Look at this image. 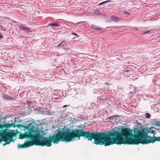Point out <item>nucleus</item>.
<instances>
[{"mask_svg": "<svg viewBox=\"0 0 160 160\" xmlns=\"http://www.w3.org/2000/svg\"><path fill=\"white\" fill-rule=\"evenodd\" d=\"M41 110L42 112V113L44 115H49L50 114L49 112L48 109L45 108H42Z\"/></svg>", "mask_w": 160, "mask_h": 160, "instance_id": "8", "label": "nucleus"}, {"mask_svg": "<svg viewBox=\"0 0 160 160\" xmlns=\"http://www.w3.org/2000/svg\"><path fill=\"white\" fill-rule=\"evenodd\" d=\"M156 125H157V126H160V123L159 122H156Z\"/></svg>", "mask_w": 160, "mask_h": 160, "instance_id": "15", "label": "nucleus"}, {"mask_svg": "<svg viewBox=\"0 0 160 160\" xmlns=\"http://www.w3.org/2000/svg\"><path fill=\"white\" fill-rule=\"evenodd\" d=\"M124 13L126 15H128L129 14V12H127V11H124Z\"/></svg>", "mask_w": 160, "mask_h": 160, "instance_id": "16", "label": "nucleus"}, {"mask_svg": "<svg viewBox=\"0 0 160 160\" xmlns=\"http://www.w3.org/2000/svg\"><path fill=\"white\" fill-rule=\"evenodd\" d=\"M110 2V0H108V1H104L101 3H99V5H102V4H105V3H106L108 2Z\"/></svg>", "mask_w": 160, "mask_h": 160, "instance_id": "14", "label": "nucleus"}, {"mask_svg": "<svg viewBox=\"0 0 160 160\" xmlns=\"http://www.w3.org/2000/svg\"><path fill=\"white\" fill-rule=\"evenodd\" d=\"M72 34H73V35H75L77 36H78V35L76 33H74V32H73V33H72Z\"/></svg>", "mask_w": 160, "mask_h": 160, "instance_id": "18", "label": "nucleus"}, {"mask_svg": "<svg viewBox=\"0 0 160 160\" xmlns=\"http://www.w3.org/2000/svg\"><path fill=\"white\" fill-rule=\"evenodd\" d=\"M3 36H2L0 33V40L3 38Z\"/></svg>", "mask_w": 160, "mask_h": 160, "instance_id": "17", "label": "nucleus"}, {"mask_svg": "<svg viewBox=\"0 0 160 160\" xmlns=\"http://www.w3.org/2000/svg\"><path fill=\"white\" fill-rule=\"evenodd\" d=\"M67 107V105H64L63 106V108H65L66 107Z\"/></svg>", "mask_w": 160, "mask_h": 160, "instance_id": "20", "label": "nucleus"}, {"mask_svg": "<svg viewBox=\"0 0 160 160\" xmlns=\"http://www.w3.org/2000/svg\"><path fill=\"white\" fill-rule=\"evenodd\" d=\"M155 135V133H154V135H153V136H154Z\"/></svg>", "mask_w": 160, "mask_h": 160, "instance_id": "21", "label": "nucleus"}, {"mask_svg": "<svg viewBox=\"0 0 160 160\" xmlns=\"http://www.w3.org/2000/svg\"><path fill=\"white\" fill-rule=\"evenodd\" d=\"M111 19L114 22H118V21L120 19L118 17H116L114 16H112L111 17Z\"/></svg>", "mask_w": 160, "mask_h": 160, "instance_id": "11", "label": "nucleus"}, {"mask_svg": "<svg viewBox=\"0 0 160 160\" xmlns=\"http://www.w3.org/2000/svg\"><path fill=\"white\" fill-rule=\"evenodd\" d=\"M118 117V116L114 115L109 117L108 118L110 119L111 122H116L117 120Z\"/></svg>", "mask_w": 160, "mask_h": 160, "instance_id": "7", "label": "nucleus"}, {"mask_svg": "<svg viewBox=\"0 0 160 160\" xmlns=\"http://www.w3.org/2000/svg\"><path fill=\"white\" fill-rule=\"evenodd\" d=\"M155 135V133H154V135H153V136H154Z\"/></svg>", "mask_w": 160, "mask_h": 160, "instance_id": "23", "label": "nucleus"}, {"mask_svg": "<svg viewBox=\"0 0 160 160\" xmlns=\"http://www.w3.org/2000/svg\"><path fill=\"white\" fill-rule=\"evenodd\" d=\"M146 116V118H150L151 116V115L148 113H146L145 114Z\"/></svg>", "mask_w": 160, "mask_h": 160, "instance_id": "13", "label": "nucleus"}, {"mask_svg": "<svg viewBox=\"0 0 160 160\" xmlns=\"http://www.w3.org/2000/svg\"><path fill=\"white\" fill-rule=\"evenodd\" d=\"M19 27L20 30H23L27 33H29L31 32L30 28L28 27L22 25L20 26Z\"/></svg>", "mask_w": 160, "mask_h": 160, "instance_id": "6", "label": "nucleus"}, {"mask_svg": "<svg viewBox=\"0 0 160 160\" xmlns=\"http://www.w3.org/2000/svg\"><path fill=\"white\" fill-rule=\"evenodd\" d=\"M156 128L154 127H152L148 128V133H154L155 132Z\"/></svg>", "mask_w": 160, "mask_h": 160, "instance_id": "9", "label": "nucleus"}, {"mask_svg": "<svg viewBox=\"0 0 160 160\" xmlns=\"http://www.w3.org/2000/svg\"><path fill=\"white\" fill-rule=\"evenodd\" d=\"M16 134L15 131L14 130L10 131L9 132L7 129L0 131V143L3 140L5 142L3 144V146L9 144L12 140L13 137L15 136Z\"/></svg>", "mask_w": 160, "mask_h": 160, "instance_id": "4", "label": "nucleus"}, {"mask_svg": "<svg viewBox=\"0 0 160 160\" xmlns=\"http://www.w3.org/2000/svg\"><path fill=\"white\" fill-rule=\"evenodd\" d=\"M58 47L64 50H67L69 49L68 45L64 41H62L59 44Z\"/></svg>", "mask_w": 160, "mask_h": 160, "instance_id": "5", "label": "nucleus"}, {"mask_svg": "<svg viewBox=\"0 0 160 160\" xmlns=\"http://www.w3.org/2000/svg\"><path fill=\"white\" fill-rule=\"evenodd\" d=\"M60 24L56 22L53 23H50L48 24V26H51L52 27H58L60 26Z\"/></svg>", "mask_w": 160, "mask_h": 160, "instance_id": "10", "label": "nucleus"}, {"mask_svg": "<svg viewBox=\"0 0 160 160\" xmlns=\"http://www.w3.org/2000/svg\"><path fill=\"white\" fill-rule=\"evenodd\" d=\"M91 27H92V28H93L94 29H95V30L99 29V28H100L99 27H98L94 25H93V24L91 25Z\"/></svg>", "mask_w": 160, "mask_h": 160, "instance_id": "12", "label": "nucleus"}, {"mask_svg": "<svg viewBox=\"0 0 160 160\" xmlns=\"http://www.w3.org/2000/svg\"><path fill=\"white\" fill-rule=\"evenodd\" d=\"M132 130L128 128H114L104 133L94 132H84L83 137L91 140L94 139V143L105 146L114 144H137L139 143L147 144L152 142L153 138L148 136H141L139 133H132Z\"/></svg>", "mask_w": 160, "mask_h": 160, "instance_id": "1", "label": "nucleus"}, {"mask_svg": "<svg viewBox=\"0 0 160 160\" xmlns=\"http://www.w3.org/2000/svg\"><path fill=\"white\" fill-rule=\"evenodd\" d=\"M155 135V133H154V135H153V136H154Z\"/></svg>", "mask_w": 160, "mask_h": 160, "instance_id": "24", "label": "nucleus"}, {"mask_svg": "<svg viewBox=\"0 0 160 160\" xmlns=\"http://www.w3.org/2000/svg\"><path fill=\"white\" fill-rule=\"evenodd\" d=\"M155 135V133H154V135H153V136H154Z\"/></svg>", "mask_w": 160, "mask_h": 160, "instance_id": "22", "label": "nucleus"}, {"mask_svg": "<svg viewBox=\"0 0 160 160\" xmlns=\"http://www.w3.org/2000/svg\"><path fill=\"white\" fill-rule=\"evenodd\" d=\"M149 32H150L149 31H143V33H147Z\"/></svg>", "mask_w": 160, "mask_h": 160, "instance_id": "19", "label": "nucleus"}, {"mask_svg": "<svg viewBox=\"0 0 160 160\" xmlns=\"http://www.w3.org/2000/svg\"><path fill=\"white\" fill-rule=\"evenodd\" d=\"M83 129H76L68 131H63L58 132L56 135L50 136L49 138L43 137L40 140L35 139L22 145L18 144V148H26L34 144L50 147L51 145L52 141L56 144L58 143L60 140L70 142L74 140H79L80 136L83 137Z\"/></svg>", "mask_w": 160, "mask_h": 160, "instance_id": "2", "label": "nucleus"}, {"mask_svg": "<svg viewBox=\"0 0 160 160\" xmlns=\"http://www.w3.org/2000/svg\"><path fill=\"white\" fill-rule=\"evenodd\" d=\"M36 125L35 123L33 121L29 122L27 125V128H29L24 134H21L20 138L21 139L24 138H30L31 140L38 139L40 140L42 137L40 135V134L37 129L34 126Z\"/></svg>", "mask_w": 160, "mask_h": 160, "instance_id": "3", "label": "nucleus"}]
</instances>
